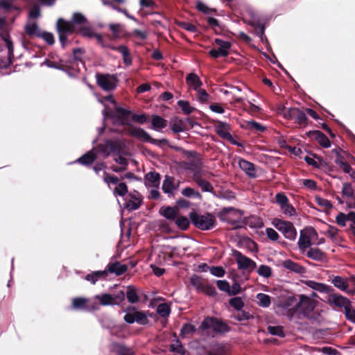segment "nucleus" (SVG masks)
Here are the masks:
<instances>
[{
  "instance_id": "7ed1b4c3",
  "label": "nucleus",
  "mask_w": 355,
  "mask_h": 355,
  "mask_svg": "<svg viewBox=\"0 0 355 355\" xmlns=\"http://www.w3.org/2000/svg\"><path fill=\"white\" fill-rule=\"evenodd\" d=\"M189 216L192 223L200 230H209L216 225V218L211 214H199L191 212Z\"/></svg>"
},
{
  "instance_id": "c756f323",
  "label": "nucleus",
  "mask_w": 355,
  "mask_h": 355,
  "mask_svg": "<svg viewBox=\"0 0 355 355\" xmlns=\"http://www.w3.org/2000/svg\"><path fill=\"white\" fill-rule=\"evenodd\" d=\"M97 158L96 154L94 150H91L78 158L76 162H78L83 165H89L92 164Z\"/></svg>"
},
{
  "instance_id": "09e8293b",
  "label": "nucleus",
  "mask_w": 355,
  "mask_h": 355,
  "mask_svg": "<svg viewBox=\"0 0 355 355\" xmlns=\"http://www.w3.org/2000/svg\"><path fill=\"white\" fill-rule=\"evenodd\" d=\"M103 4L105 5V6H108L110 7H111L112 9L119 12H122L128 18L130 19H132L134 21H136V19L130 15L128 11L125 10V9H122V8H120L117 6H116L114 3H112V2L110 1H106V0H103Z\"/></svg>"
},
{
  "instance_id": "c9c22d12",
  "label": "nucleus",
  "mask_w": 355,
  "mask_h": 355,
  "mask_svg": "<svg viewBox=\"0 0 355 355\" xmlns=\"http://www.w3.org/2000/svg\"><path fill=\"white\" fill-rule=\"evenodd\" d=\"M306 256L315 261H320L324 258V253L317 248H310L306 252Z\"/></svg>"
},
{
  "instance_id": "423d86ee",
  "label": "nucleus",
  "mask_w": 355,
  "mask_h": 355,
  "mask_svg": "<svg viewBox=\"0 0 355 355\" xmlns=\"http://www.w3.org/2000/svg\"><path fill=\"white\" fill-rule=\"evenodd\" d=\"M148 311H139L135 307L130 306L125 311L123 320L128 324L137 322L140 325H146L148 324Z\"/></svg>"
},
{
  "instance_id": "b1692460",
  "label": "nucleus",
  "mask_w": 355,
  "mask_h": 355,
  "mask_svg": "<svg viewBox=\"0 0 355 355\" xmlns=\"http://www.w3.org/2000/svg\"><path fill=\"white\" fill-rule=\"evenodd\" d=\"M150 121L151 128L157 132H162L167 126V121L158 115H152Z\"/></svg>"
},
{
  "instance_id": "7c9ffc66",
  "label": "nucleus",
  "mask_w": 355,
  "mask_h": 355,
  "mask_svg": "<svg viewBox=\"0 0 355 355\" xmlns=\"http://www.w3.org/2000/svg\"><path fill=\"white\" fill-rule=\"evenodd\" d=\"M331 283L335 287L340 289V291L349 293L348 291V282L345 278L340 276H335L332 279Z\"/></svg>"
},
{
  "instance_id": "bf43d9fd",
  "label": "nucleus",
  "mask_w": 355,
  "mask_h": 355,
  "mask_svg": "<svg viewBox=\"0 0 355 355\" xmlns=\"http://www.w3.org/2000/svg\"><path fill=\"white\" fill-rule=\"evenodd\" d=\"M141 205L140 200L137 198H132V199L128 200L126 203V207L129 210H136Z\"/></svg>"
},
{
  "instance_id": "1a4fd4ad",
  "label": "nucleus",
  "mask_w": 355,
  "mask_h": 355,
  "mask_svg": "<svg viewBox=\"0 0 355 355\" xmlns=\"http://www.w3.org/2000/svg\"><path fill=\"white\" fill-rule=\"evenodd\" d=\"M94 298L99 302L102 306L119 305L125 300V293L122 291L114 294L101 293L96 295Z\"/></svg>"
},
{
  "instance_id": "473e14b6",
  "label": "nucleus",
  "mask_w": 355,
  "mask_h": 355,
  "mask_svg": "<svg viewBox=\"0 0 355 355\" xmlns=\"http://www.w3.org/2000/svg\"><path fill=\"white\" fill-rule=\"evenodd\" d=\"M125 296L128 301L131 304H135L139 300L137 290L133 286H128L127 287L126 293L125 294Z\"/></svg>"
},
{
  "instance_id": "f8f14e48",
  "label": "nucleus",
  "mask_w": 355,
  "mask_h": 355,
  "mask_svg": "<svg viewBox=\"0 0 355 355\" xmlns=\"http://www.w3.org/2000/svg\"><path fill=\"white\" fill-rule=\"evenodd\" d=\"M317 236L315 230L312 228H306L300 232L298 240V246L303 252L311 245V240Z\"/></svg>"
},
{
  "instance_id": "ea45409f",
  "label": "nucleus",
  "mask_w": 355,
  "mask_h": 355,
  "mask_svg": "<svg viewBox=\"0 0 355 355\" xmlns=\"http://www.w3.org/2000/svg\"><path fill=\"white\" fill-rule=\"evenodd\" d=\"M196 93V97L199 102L201 103H206L209 101L210 96L207 91L202 87L195 91Z\"/></svg>"
},
{
  "instance_id": "20e7f679",
  "label": "nucleus",
  "mask_w": 355,
  "mask_h": 355,
  "mask_svg": "<svg viewBox=\"0 0 355 355\" xmlns=\"http://www.w3.org/2000/svg\"><path fill=\"white\" fill-rule=\"evenodd\" d=\"M297 299L292 294L281 296L277 302V306L281 309L282 313L289 318L297 314Z\"/></svg>"
},
{
  "instance_id": "4d7b16f0",
  "label": "nucleus",
  "mask_w": 355,
  "mask_h": 355,
  "mask_svg": "<svg viewBox=\"0 0 355 355\" xmlns=\"http://www.w3.org/2000/svg\"><path fill=\"white\" fill-rule=\"evenodd\" d=\"M336 164L346 173H350L352 171V168L349 164L345 162L342 158L338 157L336 161Z\"/></svg>"
},
{
  "instance_id": "79ce46f5",
  "label": "nucleus",
  "mask_w": 355,
  "mask_h": 355,
  "mask_svg": "<svg viewBox=\"0 0 355 355\" xmlns=\"http://www.w3.org/2000/svg\"><path fill=\"white\" fill-rule=\"evenodd\" d=\"M182 194L187 198H193L201 199V194L196 190L191 187H186L182 190Z\"/></svg>"
},
{
  "instance_id": "603ef678",
  "label": "nucleus",
  "mask_w": 355,
  "mask_h": 355,
  "mask_svg": "<svg viewBox=\"0 0 355 355\" xmlns=\"http://www.w3.org/2000/svg\"><path fill=\"white\" fill-rule=\"evenodd\" d=\"M229 304L236 311H241L244 306V303L242 299L239 297L231 298L229 301Z\"/></svg>"
},
{
  "instance_id": "0e129e2a",
  "label": "nucleus",
  "mask_w": 355,
  "mask_h": 355,
  "mask_svg": "<svg viewBox=\"0 0 355 355\" xmlns=\"http://www.w3.org/2000/svg\"><path fill=\"white\" fill-rule=\"evenodd\" d=\"M128 193V187L125 183H119L114 189V195L124 196Z\"/></svg>"
},
{
  "instance_id": "13d9d810",
  "label": "nucleus",
  "mask_w": 355,
  "mask_h": 355,
  "mask_svg": "<svg viewBox=\"0 0 355 355\" xmlns=\"http://www.w3.org/2000/svg\"><path fill=\"white\" fill-rule=\"evenodd\" d=\"M257 273L259 275L267 278L271 275L272 270L268 266L261 265L257 270Z\"/></svg>"
},
{
  "instance_id": "5fc2aeb1",
  "label": "nucleus",
  "mask_w": 355,
  "mask_h": 355,
  "mask_svg": "<svg viewBox=\"0 0 355 355\" xmlns=\"http://www.w3.org/2000/svg\"><path fill=\"white\" fill-rule=\"evenodd\" d=\"M171 350L180 354H184L186 352L185 349L182 346L179 340H175L171 345Z\"/></svg>"
},
{
  "instance_id": "f3484780",
  "label": "nucleus",
  "mask_w": 355,
  "mask_h": 355,
  "mask_svg": "<svg viewBox=\"0 0 355 355\" xmlns=\"http://www.w3.org/2000/svg\"><path fill=\"white\" fill-rule=\"evenodd\" d=\"M179 184H175L173 177L166 175L162 183V191L168 194V197H173L175 191L178 189Z\"/></svg>"
},
{
  "instance_id": "680f3d73",
  "label": "nucleus",
  "mask_w": 355,
  "mask_h": 355,
  "mask_svg": "<svg viewBox=\"0 0 355 355\" xmlns=\"http://www.w3.org/2000/svg\"><path fill=\"white\" fill-rule=\"evenodd\" d=\"M79 31L83 36L89 38H93L95 33L87 24L80 27Z\"/></svg>"
},
{
  "instance_id": "4c0bfd02",
  "label": "nucleus",
  "mask_w": 355,
  "mask_h": 355,
  "mask_svg": "<svg viewBox=\"0 0 355 355\" xmlns=\"http://www.w3.org/2000/svg\"><path fill=\"white\" fill-rule=\"evenodd\" d=\"M26 33L31 37H40L41 31L35 23L28 24L25 28Z\"/></svg>"
},
{
  "instance_id": "338daca9",
  "label": "nucleus",
  "mask_w": 355,
  "mask_h": 355,
  "mask_svg": "<svg viewBox=\"0 0 355 355\" xmlns=\"http://www.w3.org/2000/svg\"><path fill=\"white\" fill-rule=\"evenodd\" d=\"M210 272L212 275L218 277H222L225 275V271L221 266H213L210 268Z\"/></svg>"
},
{
  "instance_id": "0eeeda50",
  "label": "nucleus",
  "mask_w": 355,
  "mask_h": 355,
  "mask_svg": "<svg viewBox=\"0 0 355 355\" xmlns=\"http://www.w3.org/2000/svg\"><path fill=\"white\" fill-rule=\"evenodd\" d=\"M131 112L122 107H116L112 112L108 113L106 108L103 111L104 119L109 115L113 123L118 125H126L129 123Z\"/></svg>"
},
{
  "instance_id": "a211bd4d",
  "label": "nucleus",
  "mask_w": 355,
  "mask_h": 355,
  "mask_svg": "<svg viewBox=\"0 0 355 355\" xmlns=\"http://www.w3.org/2000/svg\"><path fill=\"white\" fill-rule=\"evenodd\" d=\"M328 302L336 307L347 309L350 304V301L345 297L338 294H331L328 297Z\"/></svg>"
},
{
  "instance_id": "774afa93",
  "label": "nucleus",
  "mask_w": 355,
  "mask_h": 355,
  "mask_svg": "<svg viewBox=\"0 0 355 355\" xmlns=\"http://www.w3.org/2000/svg\"><path fill=\"white\" fill-rule=\"evenodd\" d=\"M345 314L347 320L355 323V310L352 308L351 304L345 309Z\"/></svg>"
},
{
  "instance_id": "49530a36",
  "label": "nucleus",
  "mask_w": 355,
  "mask_h": 355,
  "mask_svg": "<svg viewBox=\"0 0 355 355\" xmlns=\"http://www.w3.org/2000/svg\"><path fill=\"white\" fill-rule=\"evenodd\" d=\"M201 164L191 162L188 168L193 172V180L196 182L197 179H202L200 174Z\"/></svg>"
},
{
  "instance_id": "cd10ccee",
  "label": "nucleus",
  "mask_w": 355,
  "mask_h": 355,
  "mask_svg": "<svg viewBox=\"0 0 355 355\" xmlns=\"http://www.w3.org/2000/svg\"><path fill=\"white\" fill-rule=\"evenodd\" d=\"M128 270L126 265L121 264L119 262H114L109 263L107 266V272L114 273L116 275H121L125 273Z\"/></svg>"
},
{
  "instance_id": "2eb2a0df",
  "label": "nucleus",
  "mask_w": 355,
  "mask_h": 355,
  "mask_svg": "<svg viewBox=\"0 0 355 355\" xmlns=\"http://www.w3.org/2000/svg\"><path fill=\"white\" fill-rule=\"evenodd\" d=\"M72 308L77 310L91 311L98 309L97 304H90V301L85 297H76L72 300Z\"/></svg>"
},
{
  "instance_id": "ddd939ff",
  "label": "nucleus",
  "mask_w": 355,
  "mask_h": 355,
  "mask_svg": "<svg viewBox=\"0 0 355 355\" xmlns=\"http://www.w3.org/2000/svg\"><path fill=\"white\" fill-rule=\"evenodd\" d=\"M342 196L345 198L346 206L348 209H355V189L349 182L343 183Z\"/></svg>"
},
{
  "instance_id": "72a5a7b5",
  "label": "nucleus",
  "mask_w": 355,
  "mask_h": 355,
  "mask_svg": "<svg viewBox=\"0 0 355 355\" xmlns=\"http://www.w3.org/2000/svg\"><path fill=\"white\" fill-rule=\"evenodd\" d=\"M119 50L123 57V63L126 66H130L132 63V58L128 48L124 45H120Z\"/></svg>"
},
{
  "instance_id": "4468645a",
  "label": "nucleus",
  "mask_w": 355,
  "mask_h": 355,
  "mask_svg": "<svg viewBox=\"0 0 355 355\" xmlns=\"http://www.w3.org/2000/svg\"><path fill=\"white\" fill-rule=\"evenodd\" d=\"M214 43L218 46V49H211L209 51V55L214 58L219 57H225L229 54V50L231 47V44L228 41H224L220 39L216 38Z\"/></svg>"
},
{
  "instance_id": "864d4df0",
  "label": "nucleus",
  "mask_w": 355,
  "mask_h": 355,
  "mask_svg": "<svg viewBox=\"0 0 355 355\" xmlns=\"http://www.w3.org/2000/svg\"><path fill=\"white\" fill-rule=\"evenodd\" d=\"M196 184L204 192H211L214 189L212 185L208 181L203 179H197Z\"/></svg>"
},
{
  "instance_id": "f03ea898",
  "label": "nucleus",
  "mask_w": 355,
  "mask_h": 355,
  "mask_svg": "<svg viewBox=\"0 0 355 355\" xmlns=\"http://www.w3.org/2000/svg\"><path fill=\"white\" fill-rule=\"evenodd\" d=\"M123 144L119 140L112 141L107 140L104 144H99L98 146V152L102 154L104 157H107L110 155L114 156L115 162L121 166H127V159L121 156L119 153L121 151Z\"/></svg>"
},
{
  "instance_id": "e2e57ef3",
  "label": "nucleus",
  "mask_w": 355,
  "mask_h": 355,
  "mask_svg": "<svg viewBox=\"0 0 355 355\" xmlns=\"http://www.w3.org/2000/svg\"><path fill=\"white\" fill-rule=\"evenodd\" d=\"M280 209L283 214L286 216H293L296 214L295 209L288 202L280 207Z\"/></svg>"
},
{
  "instance_id": "3c124183",
  "label": "nucleus",
  "mask_w": 355,
  "mask_h": 355,
  "mask_svg": "<svg viewBox=\"0 0 355 355\" xmlns=\"http://www.w3.org/2000/svg\"><path fill=\"white\" fill-rule=\"evenodd\" d=\"M315 201L318 206L327 210L331 209L333 207L331 202L329 200L320 196H315Z\"/></svg>"
},
{
  "instance_id": "58836bf2",
  "label": "nucleus",
  "mask_w": 355,
  "mask_h": 355,
  "mask_svg": "<svg viewBox=\"0 0 355 355\" xmlns=\"http://www.w3.org/2000/svg\"><path fill=\"white\" fill-rule=\"evenodd\" d=\"M191 284L198 291L201 292L205 286L202 278L198 275H193L190 279Z\"/></svg>"
},
{
  "instance_id": "f704fd0d",
  "label": "nucleus",
  "mask_w": 355,
  "mask_h": 355,
  "mask_svg": "<svg viewBox=\"0 0 355 355\" xmlns=\"http://www.w3.org/2000/svg\"><path fill=\"white\" fill-rule=\"evenodd\" d=\"M257 304L262 308H268L270 306L271 299L268 295L259 293L257 295Z\"/></svg>"
},
{
  "instance_id": "9d476101",
  "label": "nucleus",
  "mask_w": 355,
  "mask_h": 355,
  "mask_svg": "<svg viewBox=\"0 0 355 355\" xmlns=\"http://www.w3.org/2000/svg\"><path fill=\"white\" fill-rule=\"evenodd\" d=\"M297 304V314L298 317L303 315L308 316L315 309V303L309 297L304 295H300Z\"/></svg>"
},
{
  "instance_id": "39448f33",
  "label": "nucleus",
  "mask_w": 355,
  "mask_h": 355,
  "mask_svg": "<svg viewBox=\"0 0 355 355\" xmlns=\"http://www.w3.org/2000/svg\"><path fill=\"white\" fill-rule=\"evenodd\" d=\"M126 134L135 137L141 141L148 142L158 146H162L168 144V140L166 139H153L146 130L139 127L130 126L126 130Z\"/></svg>"
},
{
  "instance_id": "aec40b11",
  "label": "nucleus",
  "mask_w": 355,
  "mask_h": 355,
  "mask_svg": "<svg viewBox=\"0 0 355 355\" xmlns=\"http://www.w3.org/2000/svg\"><path fill=\"white\" fill-rule=\"evenodd\" d=\"M159 213L161 216L169 220H174L179 214V209L176 207H162Z\"/></svg>"
},
{
  "instance_id": "a878e982",
  "label": "nucleus",
  "mask_w": 355,
  "mask_h": 355,
  "mask_svg": "<svg viewBox=\"0 0 355 355\" xmlns=\"http://www.w3.org/2000/svg\"><path fill=\"white\" fill-rule=\"evenodd\" d=\"M107 276V272L104 270H96L87 275L85 279L89 282L92 284H95L98 280L105 279Z\"/></svg>"
},
{
  "instance_id": "a19ab883",
  "label": "nucleus",
  "mask_w": 355,
  "mask_h": 355,
  "mask_svg": "<svg viewBox=\"0 0 355 355\" xmlns=\"http://www.w3.org/2000/svg\"><path fill=\"white\" fill-rule=\"evenodd\" d=\"M293 120H295V123L302 125H306L308 118L304 112H303L302 111L297 108V110L295 111Z\"/></svg>"
},
{
  "instance_id": "6ab92c4d",
  "label": "nucleus",
  "mask_w": 355,
  "mask_h": 355,
  "mask_svg": "<svg viewBox=\"0 0 355 355\" xmlns=\"http://www.w3.org/2000/svg\"><path fill=\"white\" fill-rule=\"evenodd\" d=\"M230 126L225 122L218 121L216 125V133L223 139L227 141L232 140V136L230 132Z\"/></svg>"
},
{
  "instance_id": "2f4dec72",
  "label": "nucleus",
  "mask_w": 355,
  "mask_h": 355,
  "mask_svg": "<svg viewBox=\"0 0 355 355\" xmlns=\"http://www.w3.org/2000/svg\"><path fill=\"white\" fill-rule=\"evenodd\" d=\"M297 107L286 108L284 106L280 105L277 108V113L283 116V117L288 120H293Z\"/></svg>"
},
{
  "instance_id": "e433bc0d",
  "label": "nucleus",
  "mask_w": 355,
  "mask_h": 355,
  "mask_svg": "<svg viewBox=\"0 0 355 355\" xmlns=\"http://www.w3.org/2000/svg\"><path fill=\"white\" fill-rule=\"evenodd\" d=\"M176 226L181 230H186L189 226V220L183 216L178 215L177 218L173 220Z\"/></svg>"
},
{
  "instance_id": "c03bdc74",
  "label": "nucleus",
  "mask_w": 355,
  "mask_h": 355,
  "mask_svg": "<svg viewBox=\"0 0 355 355\" xmlns=\"http://www.w3.org/2000/svg\"><path fill=\"white\" fill-rule=\"evenodd\" d=\"M232 317L238 321H245L248 320L250 318H252V315L250 314L249 312L245 311L243 310L237 311V312L233 313Z\"/></svg>"
},
{
  "instance_id": "5701e85b",
  "label": "nucleus",
  "mask_w": 355,
  "mask_h": 355,
  "mask_svg": "<svg viewBox=\"0 0 355 355\" xmlns=\"http://www.w3.org/2000/svg\"><path fill=\"white\" fill-rule=\"evenodd\" d=\"M304 284L313 290L322 293H329L332 290L329 286L311 280L305 281Z\"/></svg>"
},
{
  "instance_id": "393cba45",
  "label": "nucleus",
  "mask_w": 355,
  "mask_h": 355,
  "mask_svg": "<svg viewBox=\"0 0 355 355\" xmlns=\"http://www.w3.org/2000/svg\"><path fill=\"white\" fill-rule=\"evenodd\" d=\"M160 175L156 172H149L145 175V184L147 187L157 188L159 185Z\"/></svg>"
},
{
  "instance_id": "37998d69",
  "label": "nucleus",
  "mask_w": 355,
  "mask_h": 355,
  "mask_svg": "<svg viewBox=\"0 0 355 355\" xmlns=\"http://www.w3.org/2000/svg\"><path fill=\"white\" fill-rule=\"evenodd\" d=\"M213 322L212 329L216 332L224 333L229 330V328L226 324L216 318H214Z\"/></svg>"
},
{
  "instance_id": "052dcab7",
  "label": "nucleus",
  "mask_w": 355,
  "mask_h": 355,
  "mask_svg": "<svg viewBox=\"0 0 355 355\" xmlns=\"http://www.w3.org/2000/svg\"><path fill=\"white\" fill-rule=\"evenodd\" d=\"M267 329H268V331L271 335L278 336L279 337L284 336L283 329L280 326H268Z\"/></svg>"
},
{
  "instance_id": "412c9836",
  "label": "nucleus",
  "mask_w": 355,
  "mask_h": 355,
  "mask_svg": "<svg viewBox=\"0 0 355 355\" xmlns=\"http://www.w3.org/2000/svg\"><path fill=\"white\" fill-rule=\"evenodd\" d=\"M186 83L189 89L194 91L200 89L202 85V82L200 77L194 73H190L187 76Z\"/></svg>"
},
{
  "instance_id": "6e6552de",
  "label": "nucleus",
  "mask_w": 355,
  "mask_h": 355,
  "mask_svg": "<svg viewBox=\"0 0 355 355\" xmlns=\"http://www.w3.org/2000/svg\"><path fill=\"white\" fill-rule=\"evenodd\" d=\"M272 224L284 234L286 239L291 241L296 239L297 230L292 223L280 218H275Z\"/></svg>"
},
{
  "instance_id": "c85d7f7f",
  "label": "nucleus",
  "mask_w": 355,
  "mask_h": 355,
  "mask_svg": "<svg viewBox=\"0 0 355 355\" xmlns=\"http://www.w3.org/2000/svg\"><path fill=\"white\" fill-rule=\"evenodd\" d=\"M309 135L314 137L316 141L324 148H329L331 146V142L328 137L322 132L315 130L310 132Z\"/></svg>"
},
{
  "instance_id": "8fccbe9b",
  "label": "nucleus",
  "mask_w": 355,
  "mask_h": 355,
  "mask_svg": "<svg viewBox=\"0 0 355 355\" xmlns=\"http://www.w3.org/2000/svg\"><path fill=\"white\" fill-rule=\"evenodd\" d=\"M157 313L163 318L168 317L171 313L170 306L165 303L160 304L157 308Z\"/></svg>"
},
{
  "instance_id": "6e6d98bb",
  "label": "nucleus",
  "mask_w": 355,
  "mask_h": 355,
  "mask_svg": "<svg viewBox=\"0 0 355 355\" xmlns=\"http://www.w3.org/2000/svg\"><path fill=\"white\" fill-rule=\"evenodd\" d=\"M196 331V328L194 325L187 323L183 325L181 329V335L184 337H187Z\"/></svg>"
},
{
  "instance_id": "bb28decb",
  "label": "nucleus",
  "mask_w": 355,
  "mask_h": 355,
  "mask_svg": "<svg viewBox=\"0 0 355 355\" xmlns=\"http://www.w3.org/2000/svg\"><path fill=\"white\" fill-rule=\"evenodd\" d=\"M282 266L286 269L297 274H303L306 272L305 268L290 259L284 261L282 263Z\"/></svg>"
},
{
  "instance_id": "dca6fc26",
  "label": "nucleus",
  "mask_w": 355,
  "mask_h": 355,
  "mask_svg": "<svg viewBox=\"0 0 355 355\" xmlns=\"http://www.w3.org/2000/svg\"><path fill=\"white\" fill-rule=\"evenodd\" d=\"M238 268L241 270H253L256 268V263L251 259L237 252L235 254Z\"/></svg>"
},
{
  "instance_id": "f257e3e1",
  "label": "nucleus",
  "mask_w": 355,
  "mask_h": 355,
  "mask_svg": "<svg viewBox=\"0 0 355 355\" xmlns=\"http://www.w3.org/2000/svg\"><path fill=\"white\" fill-rule=\"evenodd\" d=\"M87 19L80 13H75L73 16V21H67L59 19L57 21V30L59 33V40L64 46L67 40V34L71 33L75 31V24L80 27L87 24Z\"/></svg>"
},
{
  "instance_id": "4be33fe9",
  "label": "nucleus",
  "mask_w": 355,
  "mask_h": 355,
  "mask_svg": "<svg viewBox=\"0 0 355 355\" xmlns=\"http://www.w3.org/2000/svg\"><path fill=\"white\" fill-rule=\"evenodd\" d=\"M239 166L242 171H243L250 178L256 177V170L254 165L243 159H240L239 160Z\"/></svg>"
},
{
  "instance_id": "a18cd8bd",
  "label": "nucleus",
  "mask_w": 355,
  "mask_h": 355,
  "mask_svg": "<svg viewBox=\"0 0 355 355\" xmlns=\"http://www.w3.org/2000/svg\"><path fill=\"white\" fill-rule=\"evenodd\" d=\"M178 105L185 114H189L195 110L187 101L180 100L178 101Z\"/></svg>"
},
{
  "instance_id": "69168bd1",
  "label": "nucleus",
  "mask_w": 355,
  "mask_h": 355,
  "mask_svg": "<svg viewBox=\"0 0 355 355\" xmlns=\"http://www.w3.org/2000/svg\"><path fill=\"white\" fill-rule=\"evenodd\" d=\"M109 27L114 39L119 38L121 36V25L120 24H110Z\"/></svg>"
},
{
  "instance_id": "9b49d317",
  "label": "nucleus",
  "mask_w": 355,
  "mask_h": 355,
  "mask_svg": "<svg viewBox=\"0 0 355 355\" xmlns=\"http://www.w3.org/2000/svg\"><path fill=\"white\" fill-rule=\"evenodd\" d=\"M96 78L98 85L105 91H112L117 86V78L114 75L97 73Z\"/></svg>"
},
{
  "instance_id": "de8ad7c7",
  "label": "nucleus",
  "mask_w": 355,
  "mask_h": 355,
  "mask_svg": "<svg viewBox=\"0 0 355 355\" xmlns=\"http://www.w3.org/2000/svg\"><path fill=\"white\" fill-rule=\"evenodd\" d=\"M171 130L175 133L184 131V124L181 119H175L171 123Z\"/></svg>"
}]
</instances>
